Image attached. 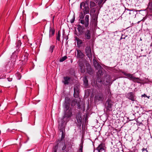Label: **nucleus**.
<instances>
[{"label":"nucleus","instance_id":"obj_22","mask_svg":"<svg viewBox=\"0 0 152 152\" xmlns=\"http://www.w3.org/2000/svg\"><path fill=\"white\" fill-rule=\"evenodd\" d=\"M28 56V54L26 53L24 55V56L23 57L22 56V59H23V61L24 62H26L27 61Z\"/></svg>","mask_w":152,"mask_h":152},{"label":"nucleus","instance_id":"obj_3","mask_svg":"<svg viewBox=\"0 0 152 152\" xmlns=\"http://www.w3.org/2000/svg\"><path fill=\"white\" fill-rule=\"evenodd\" d=\"M125 97L132 102L136 101V96L135 95V93L133 92H129L125 94Z\"/></svg>","mask_w":152,"mask_h":152},{"label":"nucleus","instance_id":"obj_21","mask_svg":"<svg viewBox=\"0 0 152 152\" xmlns=\"http://www.w3.org/2000/svg\"><path fill=\"white\" fill-rule=\"evenodd\" d=\"M57 144H58V145L59 144V145H60L61 146H63V147L62 148V150L63 151H64L65 150L66 148V146L65 145L64 141L63 142H59Z\"/></svg>","mask_w":152,"mask_h":152},{"label":"nucleus","instance_id":"obj_40","mask_svg":"<svg viewBox=\"0 0 152 152\" xmlns=\"http://www.w3.org/2000/svg\"><path fill=\"white\" fill-rule=\"evenodd\" d=\"M7 80L9 82H10L12 81V78H10V77H8L7 78Z\"/></svg>","mask_w":152,"mask_h":152},{"label":"nucleus","instance_id":"obj_44","mask_svg":"<svg viewBox=\"0 0 152 152\" xmlns=\"http://www.w3.org/2000/svg\"><path fill=\"white\" fill-rule=\"evenodd\" d=\"M126 10H128V11H132V10H129L128 8L126 9L125 11H126Z\"/></svg>","mask_w":152,"mask_h":152},{"label":"nucleus","instance_id":"obj_38","mask_svg":"<svg viewBox=\"0 0 152 152\" xmlns=\"http://www.w3.org/2000/svg\"><path fill=\"white\" fill-rule=\"evenodd\" d=\"M148 6L150 10H152V1L149 3Z\"/></svg>","mask_w":152,"mask_h":152},{"label":"nucleus","instance_id":"obj_7","mask_svg":"<svg viewBox=\"0 0 152 152\" xmlns=\"http://www.w3.org/2000/svg\"><path fill=\"white\" fill-rule=\"evenodd\" d=\"M105 148V144L103 143H101L96 148V150L98 152H102L104 151Z\"/></svg>","mask_w":152,"mask_h":152},{"label":"nucleus","instance_id":"obj_15","mask_svg":"<svg viewBox=\"0 0 152 152\" xmlns=\"http://www.w3.org/2000/svg\"><path fill=\"white\" fill-rule=\"evenodd\" d=\"M87 72L89 75H91L93 74V71L89 65H88L87 66Z\"/></svg>","mask_w":152,"mask_h":152},{"label":"nucleus","instance_id":"obj_24","mask_svg":"<svg viewBox=\"0 0 152 152\" xmlns=\"http://www.w3.org/2000/svg\"><path fill=\"white\" fill-rule=\"evenodd\" d=\"M69 105L70 104L65 103V104H64V107L65 108L66 110H69Z\"/></svg>","mask_w":152,"mask_h":152},{"label":"nucleus","instance_id":"obj_5","mask_svg":"<svg viewBox=\"0 0 152 152\" xmlns=\"http://www.w3.org/2000/svg\"><path fill=\"white\" fill-rule=\"evenodd\" d=\"M112 101L110 99H108L105 103V108L107 111H112Z\"/></svg>","mask_w":152,"mask_h":152},{"label":"nucleus","instance_id":"obj_2","mask_svg":"<svg viewBox=\"0 0 152 152\" xmlns=\"http://www.w3.org/2000/svg\"><path fill=\"white\" fill-rule=\"evenodd\" d=\"M85 15H84V13H83L82 12L80 13V19H81L80 20V23L81 24H84L85 26L86 27H87L89 25V16L88 15H86L85 20V22L83 20Z\"/></svg>","mask_w":152,"mask_h":152},{"label":"nucleus","instance_id":"obj_31","mask_svg":"<svg viewBox=\"0 0 152 152\" xmlns=\"http://www.w3.org/2000/svg\"><path fill=\"white\" fill-rule=\"evenodd\" d=\"M77 103V101L76 99H75L74 100H72V101L71 102V106H75V104H76Z\"/></svg>","mask_w":152,"mask_h":152},{"label":"nucleus","instance_id":"obj_1","mask_svg":"<svg viewBox=\"0 0 152 152\" xmlns=\"http://www.w3.org/2000/svg\"><path fill=\"white\" fill-rule=\"evenodd\" d=\"M78 31L80 35L83 39L84 42H86L87 41L90 40L92 36V32L89 30H87L86 31L83 32L82 30L80 28H78Z\"/></svg>","mask_w":152,"mask_h":152},{"label":"nucleus","instance_id":"obj_29","mask_svg":"<svg viewBox=\"0 0 152 152\" xmlns=\"http://www.w3.org/2000/svg\"><path fill=\"white\" fill-rule=\"evenodd\" d=\"M65 103L70 104V99L68 97H66L65 98Z\"/></svg>","mask_w":152,"mask_h":152},{"label":"nucleus","instance_id":"obj_11","mask_svg":"<svg viewBox=\"0 0 152 152\" xmlns=\"http://www.w3.org/2000/svg\"><path fill=\"white\" fill-rule=\"evenodd\" d=\"M79 65L80 67V72L82 73H84L85 71V67L82 61H79L78 62Z\"/></svg>","mask_w":152,"mask_h":152},{"label":"nucleus","instance_id":"obj_4","mask_svg":"<svg viewBox=\"0 0 152 152\" xmlns=\"http://www.w3.org/2000/svg\"><path fill=\"white\" fill-rule=\"evenodd\" d=\"M104 99V95L102 93L96 94L94 97V102L97 103L99 101L102 102Z\"/></svg>","mask_w":152,"mask_h":152},{"label":"nucleus","instance_id":"obj_39","mask_svg":"<svg viewBox=\"0 0 152 152\" xmlns=\"http://www.w3.org/2000/svg\"><path fill=\"white\" fill-rule=\"evenodd\" d=\"M75 19V16L74 15L73 17V18L70 20V22L71 23H73L74 22Z\"/></svg>","mask_w":152,"mask_h":152},{"label":"nucleus","instance_id":"obj_27","mask_svg":"<svg viewBox=\"0 0 152 152\" xmlns=\"http://www.w3.org/2000/svg\"><path fill=\"white\" fill-rule=\"evenodd\" d=\"M58 145L57 144L53 148V151L52 152H57V150L58 148Z\"/></svg>","mask_w":152,"mask_h":152},{"label":"nucleus","instance_id":"obj_12","mask_svg":"<svg viewBox=\"0 0 152 152\" xmlns=\"http://www.w3.org/2000/svg\"><path fill=\"white\" fill-rule=\"evenodd\" d=\"M64 80L62 82L64 85H68L70 81L71 78L68 76H65L63 77Z\"/></svg>","mask_w":152,"mask_h":152},{"label":"nucleus","instance_id":"obj_6","mask_svg":"<svg viewBox=\"0 0 152 152\" xmlns=\"http://www.w3.org/2000/svg\"><path fill=\"white\" fill-rule=\"evenodd\" d=\"M59 126L61 125V127H59L60 131L61 132V136L59 142H63V140L64 139L65 137V134L64 133L65 131L64 127L63 126V124H59Z\"/></svg>","mask_w":152,"mask_h":152},{"label":"nucleus","instance_id":"obj_36","mask_svg":"<svg viewBox=\"0 0 152 152\" xmlns=\"http://www.w3.org/2000/svg\"><path fill=\"white\" fill-rule=\"evenodd\" d=\"M74 97L75 98H77L78 96V94H77L76 93V89L75 88H74Z\"/></svg>","mask_w":152,"mask_h":152},{"label":"nucleus","instance_id":"obj_35","mask_svg":"<svg viewBox=\"0 0 152 152\" xmlns=\"http://www.w3.org/2000/svg\"><path fill=\"white\" fill-rule=\"evenodd\" d=\"M109 94V96H111L112 95L111 92L110 91V87H108L107 89V93H106L107 94Z\"/></svg>","mask_w":152,"mask_h":152},{"label":"nucleus","instance_id":"obj_23","mask_svg":"<svg viewBox=\"0 0 152 152\" xmlns=\"http://www.w3.org/2000/svg\"><path fill=\"white\" fill-rule=\"evenodd\" d=\"M61 36V34L59 31L58 33V34L56 35V40H58V41H60V37Z\"/></svg>","mask_w":152,"mask_h":152},{"label":"nucleus","instance_id":"obj_33","mask_svg":"<svg viewBox=\"0 0 152 152\" xmlns=\"http://www.w3.org/2000/svg\"><path fill=\"white\" fill-rule=\"evenodd\" d=\"M21 44L22 43L21 42V41L19 40H18L17 43L16 47H17L18 48H19L21 46Z\"/></svg>","mask_w":152,"mask_h":152},{"label":"nucleus","instance_id":"obj_10","mask_svg":"<svg viewBox=\"0 0 152 152\" xmlns=\"http://www.w3.org/2000/svg\"><path fill=\"white\" fill-rule=\"evenodd\" d=\"M77 58H78L82 59L84 56L83 53L80 50H77Z\"/></svg>","mask_w":152,"mask_h":152},{"label":"nucleus","instance_id":"obj_20","mask_svg":"<svg viewBox=\"0 0 152 152\" xmlns=\"http://www.w3.org/2000/svg\"><path fill=\"white\" fill-rule=\"evenodd\" d=\"M96 5L95 3L93 1H91L90 3V7L91 9L92 10L94 9L93 7H95Z\"/></svg>","mask_w":152,"mask_h":152},{"label":"nucleus","instance_id":"obj_46","mask_svg":"<svg viewBox=\"0 0 152 152\" xmlns=\"http://www.w3.org/2000/svg\"><path fill=\"white\" fill-rule=\"evenodd\" d=\"M99 82H102V81L101 80H100V81H99Z\"/></svg>","mask_w":152,"mask_h":152},{"label":"nucleus","instance_id":"obj_42","mask_svg":"<svg viewBox=\"0 0 152 152\" xmlns=\"http://www.w3.org/2000/svg\"><path fill=\"white\" fill-rule=\"evenodd\" d=\"M18 75V79L20 80L21 77V75L20 74H19Z\"/></svg>","mask_w":152,"mask_h":152},{"label":"nucleus","instance_id":"obj_47","mask_svg":"<svg viewBox=\"0 0 152 152\" xmlns=\"http://www.w3.org/2000/svg\"><path fill=\"white\" fill-rule=\"evenodd\" d=\"M94 86H96V84H95V83H94Z\"/></svg>","mask_w":152,"mask_h":152},{"label":"nucleus","instance_id":"obj_25","mask_svg":"<svg viewBox=\"0 0 152 152\" xmlns=\"http://www.w3.org/2000/svg\"><path fill=\"white\" fill-rule=\"evenodd\" d=\"M122 73L125 76H126L128 78H129L130 76H131V74L130 73H127L124 71L122 72Z\"/></svg>","mask_w":152,"mask_h":152},{"label":"nucleus","instance_id":"obj_17","mask_svg":"<svg viewBox=\"0 0 152 152\" xmlns=\"http://www.w3.org/2000/svg\"><path fill=\"white\" fill-rule=\"evenodd\" d=\"M55 32V30L53 28L50 27L49 30V37H52L54 34Z\"/></svg>","mask_w":152,"mask_h":152},{"label":"nucleus","instance_id":"obj_18","mask_svg":"<svg viewBox=\"0 0 152 152\" xmlns=\"http://www.w3.org/2000/svg\"><path fill=\"white\" fill-rule=\"evenodd\" d=\"M89 8L88 7H85L83 10V12L84 15L88 14L89 13Z\"/></svg>","mask_w":152,"mask_h":152},{"label":"nucleus","instance_id":"obj_41","mask_svg":"<svg viewBox=\"0 0 152 152\" xmlns=\"http://www.w3.org/2000/svg\"><path fill=\"white\" fill-rule=\"evenodd\" d=\"M142 151H146V152H148V150H147V148H143L142 149Z\"/></svg>","mask_w":152,"mask_h":152},{"label":"nucleus","instance_id":"obj_48","mask_svg":"<svg viewBox=\"0 0 152 152\" xmlns=\"http://www.w3.org/2000/svg\"><path fill=\"white\" fill-rule=\"evenodd\" d=\"M123 38L122 37H121L120 39H122Z\"/></svg>","mask_w":152,"mask_h":152},{"label":"nucleus","instance_id":"obj_45","mask_svg":"<svg viewBox=\"0 0 152 152\" xmlns=\"http://www.w3.org/2000/svg\"><path fill=\"white\" fill-rule=\"evenodd\" d=\"M82 3H81L80 4V7L81 8L82 7Z\"/></svg>","mask_w":152,"mask_h":152},{"label":"nucleus","instance_id":"obj_34","mask_svg":"<svg viewBox=\"0 0 152 152\" xmlns=\"http://www.w3.org/2000/svg\"><path fill=\"white\" fill-rule=\"evenodd\" d=\"M54 46L53 45H52L50 47V49H49V51L51 53H52V52H53V49H54Z\"/></svg>","mask_w":152,"mask_h":152},{"label":"nucleus","instance_id":"obj_37","mask_svg":"<svg viewBox=\"0 0 152 152\" xmlns=\"http://www.w3.org/2000/svg\"><path fill=\"white\" fill-rule=\"evenodd\" d=\"M134 78H135V77H134L133 74H131V76H130L129 79L130 80H132V81L134 79Z\"/></svg>","mask_w":152,"mask_h":152},{"label":"nucleus","instance_id":"obj_43","mask_svg":"<svg viewBox=\"0 0 152 152\" xmlns=\"http://www.w3.org/2000/svg\"><path fill=\"white\" fill-rule=\"evenodd\" d=\"M98 1H99L100 3H102L104 0H97Z\"/></svg>","mask_w":152,"mask_h":152},{"label":"nucleus","instance_id":"obj_13","mask_svg":"<svg viewBox=\"0 0 152 152\" xmlns=\"http://www.w3.org/2000/svg\"><path fill=\"white\" fill-rule=\"evenodd\" d=\"M93 64L94 67L97 70L102 69V66L96 60H94Z\"/></svg>","mask_w":152,"mask_h":152},{"label":"nucleus","instance_id":"obj_19","mask_svg":"<svg viewBox=\"0 0 152 152\" xmlns=\"http://www.w3.org/2000/svg\"><path fill=\"white\" fill-rule=\"evenodd\" d=\"M83 81L84 84L85 86H88V80L87 79V77L86 76H85V77H83Z\"/></svg>","mask_w":152,"mask_h":152},{"label":"nucleus","instance_id":"obj_9","mask_svg":"<svg viewBox=\"0 0 152 152\" xmlns=\"http://www.w3.org/2000/svg\"><path fill=\"white\" fill-rule=\"evenodd\" d=\"M72 115V109L70 108L69 110H66L64 113V117L67 118H70Z\"/></svg>","mask_w":152,"mask_h":152},{"label":"nucleus","instance_id":"obj_30","mask_svg":"<svg viewBox=\"0 0 152 152\" xmlns=\"http://www.w3.org/2000/svg\"><path fill=\"white\" fill-rule=\"evenodd\" d=\"M102 69H98V72H97V74L98 76H101L102 75V72L101 70Z\"/></svg>","mask_w":152,"mask_h":152},{"label":"nucleus","instance_id":"obj_14","mask_svg":"<svg viewBox=\"0 0 152 152\" xmlns=\"http://www.w3.org/2000/svg\"><path fill=\"white\" fill-rule=\"evenodd\" d=\"M82 113H78L76 115V118L77 122L78 123H80L82 120Z\"/></svg>","mask_w":152,"mask_h":152},{"label":"nucleus","instance_id":"obj_26","mask_svg":"<svg viewBox=\"0 0 152 152\" xmlns=\"http://www.w3.org/2000/svg\"><path fill=\"white\" fill-rule=\"evenodd\" d=\"M135 78H134V79L133 80V81L134 82H137L138 83H140V79L139 78L135 77Z\"/></svg>","mask_w":152,"mask_h":152},{"label":"nucleus","instance_id":"obj_28","mask_svg":"<svg viewBox=\"0 0 152 152\" xmlns=\"http://www.w3.org/2000/svg\"><path fill=\"white\" fill-rule=\"evenodd\" d=\"M80 148L78 150V152H83V144H81L80 145Z\"/></svg>","mask_w":152,"mask_h":152},{"label":"nucleus","instance_id":"obj_16","mask_svg":"<svg viewBox=\"0 0 152 152\" xmlns=\"http://www.w3.org/2000/svg\"><path fill=\"white\" fill-rule=\"evenodd\" d=\"M75 40L77 41L78 47H80L81 45L83 43V41L77 37H75Z\"/></svg>","mask_w":152,"mask_h":152},{"label":"nucleus","instance_id":"obj_32","mask_svg":"<svg viewBox=\"0 0 152 152\" xmlns=\"http://www.w3.org/2000/svg\"><path fill=\"white\" fill-rule=\"evenodd\" d=\"M67 58V57L66 56H65L64 57H63L61 58L60 59V62H63Z\"/></svg>","mask_w":152,"mask_h":152},{"label":"nucleus","instance_id":"obj_8","mask_svg":"<svg viewBox=\"0 0 152 152\" xmlns=\"http://www.w3.org/2000/svg\"><path fill=\"white\" fill-rule=\"evenodd\" d=\"M85 52L86 55L89 58L92 57L91 50L90 47L87 46L85 48Z\"/></svg>","mask_w":152,"mask_h":152}]
</instances>
